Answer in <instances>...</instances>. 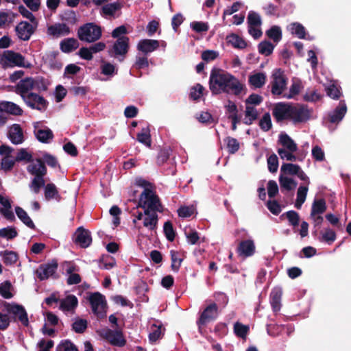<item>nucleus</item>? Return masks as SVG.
<instances>
[{
    "instance_id": "f3484780",
    "label": "nucleus",
    "mask_w": 351,
    "mask_h": 351,
    "mask_svg": "<svg viewBox=\"0 0 351 351\" xmlns=\"http://www.w3.org/2000/svg\"><path fill=\"white\" fill-rule=\"evenodd\" d=\"M36 27L37 26L33 23L30 24L27 21H21L16 26L15 31L19 39L26 41L30 39Z\"/></svg>"
},
{
    "instance_id": "6e6d98bb",
    "label": "nucleus",
    "mask_w": 351,
    "mask_h": 351,
    "mask_svg": "<svg viewBox=\"0 0 351 351\" xmlns=\"http://www.w3.org/2000/svg\"><path fill=\"white\" fill-rule=\"evenodd\" d=\"M136 139L146 146L151 147V136L148 128H143L142 132L137 134Z\"/></svg>"
},
{
    "instance_id": "37998d69",
    "label": "nucleus",
    "mask_w": 351,
    "mask_h": 351,
    "mask_svg": "<svg viewBox=\"0 0 351 351\" xmlns=\"http://www.w3.org/2000/svg\"><path fill=\"white\" fill-rule=\"evenodd\" d=\"M1 254H2L3 263L6 265H14L19 259L17 253L14 251L5 250L3 252H1Z\"/></svg>"
},
{
    "instance_id": "8fccbe9b",
    "label": "nucleus",
    "mask_w": 351,
    "mask_h": 351,
    "mask_svg": "<svg viewBox=\"0 0 351 351\" xmlns=\"http://www.w3.org/2000/svg\"><path fill=\"white\" fill-rule=\"evenodd\" d=\"M12 285L9 280H5L0 285V295L5 299H10L13 297V294L10 290Z\"/></svg>"
},
{
    "instance_id": "0e129e2a",
    "label": "nucleus",
    "mask_w": 351,
    "mask_h": 351,
    "mask_svg": "<svg viewBox=\"0 0 351 351\" xmlns=\"http://www.w3.org/2000/svg\"><path fill=\"white\" fill-rule=\"evenodd\" d=\"M149 66V62L147 58V55L136 56V61L133 65V67L136 69L141 70L143 69L147 68Z\"/></svg>"
},
{
    "instance_id": "3c124183",
    "label": "nucleus",
    "mask_w": 351,
    "mask_h": 351,
    "mask_svg": "<svg viewBox=\"0 0 351 351\" xmlns=\"http://www.w3.org/2000/svg\"><path fill=\"white\" fill-rule=\"evenodd\" d=\"M56 351H79L77 346L69 339L62 340L57 346Z\"/></svg>"
},
{
    "instance_id": "0eeeda50",
    "label": "nucleus",
    "mask_w": 351,
    "mask_h": 351,
    "mask_svg": "<svg viewBox=\"0 0 351 351\" xmlns=\"http://www.w3.org/2000/svg\"><path fill=\"white\" fill-rule=\"evenodd\" d=\"M271 92L274 95H281L286 89L287 77L282 69H276L271 75Z\"/></svg>"
},
{
    "instance_id": "de8ad7c7",
    "label": "nucleus",
    "mask_w": 351,
    "mask_h": 351,
    "mask_svg": "<svg viewBox=\"0 0 351 351\" xmlns=\"http://www.w3.org/2000/svg\"><path fill=\"white\" fill-rule=\"evenodd\" d=\"M224 141L226 143L228 152L230 154H234L239 151L240 148V144L237 139L228 136Z\"/></svg>"
},
{
    "instance_id": "f704fd0d",
    "label": "nucleus",
    "mask_w": 351,
    "mask_h": 351,
    "mask_svg": "<svg viewBox=\"0 0 351 351\" xmlns=\"http://www.w3.org/2000/svg\"><path fill=\"white\" fill-rule=\"evenodd\" d=\"M326 208L327 206L324 199H315L312 204L311 216L314 217L316 215L322 214L326 210Z\"/></svg>"
},
{
    "instance_id": "13d9d810",
    "label": "nucleus",
    "mask_w": 351,
    "mask_h": 351,
    "mask_svg": "<svg viewBox=\"0 0 351 351\" xmlns=\"http://www.w3.org/2000/svg\"><path fill=\"white\" fill-rule=\"evenodd\" d=\"M204 90V86L200 84H196L194 86L191 88L189 97L193 101H197L203 95Z\"/></svg>"
},
{
    "instance_id": "2eb2a0df",
    "label": "nucleus",
    "mask_w": 351,
    "mask_h": 351,
    "mask_svg": "<svg viewBox=\"0 0 351 351\" xmlns=\"http://www.w3.org/2000/svg\"><path fill=\"white\" fill-rule=\"evenodd\" d=\"M311 112L302 105L292 104L291 121L293 123L306 122L310 119Z\"/></svg>"
},
{
    "instance_id": "20e7f679",
    "label": "nucleus",
    "mask_w": 351,
    "mask_h": 351,
    "mask_svg": "<svg viewBox=\"0 0 351 351\" xmlns=\"http://www.w3.org/2000/svg\"><path fill=\"white\" fill-rule=\"evenodd\" d=\"M77 34L81 41L91 43L100 39L102 31L101 27L94 23H87L78 28Z\"/></svg>"
},
{
    "instance_id": "cd10ccee",
    "label": "nucleus",
    "mask_w": 351,
    "mask_h": 351,
    "mask_svg": "<svg viewBox=\"0 0 351 351\" xmlns=\"http://www.w3.org/2000/svg\"><path fill=\"white\" fill-rule=\"evenodd\" d=\"M48 32L54 36L69 35L71 33L70 28L66 23H58L48 27Z\"/></svg>"
},
{
    "instance_id": "f8f14e48",
    "label": "nucleus",
    "mask_w": 351,
    "mask_h": 351,
    "mask_svg": "<svg viewBox=\"0 0 351 351\" xmlns=\"http://www.w3.org/2000/svg\"><path fill=\"white\" fill-rule=\"evenodd\" d=\"M4 306L8 313L16 316L19 321H20L23 326H27L29 325L27 313L22 305L5 302Z\"/></svg>"
},
{
    "instance_id": "9b49d317",
    "label": "nucleus",
    "mask_w": 351,
    "mask_h": 351,
    "mask_svg": "<svg viewBox=\"0 0 351 351\" xmlns=\"http://www.w3.org/2000/svg\"><path fill=\"white\" fill-rule=\"evenodd\" d=\"M73 241L76 244L82 248H86L92 243V237L90 232L85 229L84 227L80 226L75 230Z\"/></svg>"
},
{
    "instance_id": "aec40b11",
    "label": "nucleus",
    "mask_w": 351,
    "mask_h": 351,
    "mask_svg": "<svg viewBox=\"0 0 351 351\" xmlns=\"http://www.w3.org/2000/svg\"><path fill=\"white\" fill-rule=\"evenodd\" d=\"M38 122L34 124V133L36 139L42 143H49L54 138L52 130L47 127L45 129H39L38 128Z\"/></svg>"
},
{
    "instance_id": "4c0bfd02",
    "label": "nucleus",
    "mask_w": 351,
    "mask_h": 351,
    "mask_svg": "<svg viewBox=\"0 0 351 351\" xmlns=\"http://www.w3.org/2000/svg\"><path fill=\"white\" fill-rule=\"evenodd\" d=\"M101 69V73L108 76L110 77H112L114 75L117 73L118 69L116 68V66L108 62H106L104 60L101 61V64L100 66Z\"/></svg>"
},
{
    "instance_id": "603ef678",
    "label": "nucleus",
    "mask_w": 351,
    "mask_h": 351,
    "mask_svg": "<svg viewBox=\"0 0 351 351\" xmlns=\"http://www.w3.org/2000/svg\"><path fill=\"white\" fill-rule=\"evenodd\" d=\"M18 236V232L15 227L8 226L0 229V237L5 238L8 240H12Z\"/></svg>"
},
{
    "instance_id": "2f4dec72",
    "label": "nucleus",
    "mask_w": 351,
    "mask_h": 351,
    "mask_svg": "<svg viewBox=\"0 0 351 351\" xmlns=\"http://www.w3.org/2000/svg\"><path fill=\"white\" fill-rule=\"evenodd\" d=\"M60 49L64 53H71L79 47V43L74 38H65L61 41Z\"/></svg>"
},
{
    "instance_id": "6e6552de",
    "label": "nucleus",
    "mask_w": 351,
    "mask_h": 351,
    "mask_svg": "<svg viewBox=\"0 0 351 351\" xmlns=\"http://www.w3.org/2000/svg\"><path fill=\"white\" fill-rule=\"evenodd\" d=\"M219 308L216 303L213 302L208 305L201 313L199 317L196 322L199 331L201 332L202 327L208 323L215 320L219 315Z\"/></svg>"
},
{
    "instance_id": "ddd939ff",
    "label": "nucleus",
    "mask_w": 351,
    "mask_h": 351,
    "mask_svg": "<svg viewBox=\"0 0 351 351\" xmlns=\"http://www.w3.org/2000/svg\"><path fill=\"white\" fill-rule=\"evenodd\" d=\"M4 306L8 313L16 316L19 321H20L23 326H27L29 325L27 313L22 305L5 302Z\"/></svg>"
},
{
    "instance_id": "69168bd1",
    "label": "nucleus",
    "mask_w": 351,
    "mask_h": 351,
    "mask_svg": "<svg viewBox=\"0 0 351 351\" xmlns=\"http://www.w3.org/2000/svg\"><path fill=\"white\" fill-rule=\"evenodd\" d=\"M34 88L38 91H46L48 89L49 83L43 77L34 78Z\"/></svg>"
},
{
    "instance_id": "052dcab7",
    "label": "nucleus",
    "mask_w": 351,
    "mask_h": 351,
    "mask_svg": "<svg viewBox=\"0 0 351 351\" xmlns=\"http://www.w3.org/2000/svg\"><path fill=\"white\" fill-rule=\"evenodd\" d=\"M88 326L86 319L78 318L72 324V329L76 333H83Z\"/></svg>"
},
{
    "instance_id": "412c9836",
    "label": "nucleus",
    "mask_w": 351,
    "mask_h": 351,
    "mask_svg": "<svg viewBox=\"0 0 351 351\" xmlns=\"http://www.w3.org/2000/svg\"><path fill=\"white\" fill-rule=\"evenodd\" d=\"M239 256L243 257H250L254 254L256 247L253 240L247 239L241 241L237 249Z\"/></svg>"
},
{
    "instance_id": "a19ab883",
    "label": "nucleus",
    "mask_w": 351,
    "mask_h": 351,
    "mask_svg": "<svg viewBox=\"0 0 351 351\" xmlns=\"http://www.w3.org/2000/svg\"><path fill=\"white\" fill-rule=\"evenodd\" d=\"M158 217L156 213H152L149 217L143 219V226L149 230H155L157 228Z\"/></svg>"
},
{
    "instance_id": "4468645a",
    "label": "nucleus",
    "mask_w": 351,
    "mask_h": 351,
    "mask_svg": "<svg viewBox=\"0 0 351 351\" xmlns=\"http://www.w3.org/2000/svg\"><path fill=\"white\" fill-rule=\"evenodd\" d=\"M23 99L29 107L40 111L45 110L48 105V101L43 97L34 93H28Z\"/></svg>"
},
{
    "instance_id": "7c9ffc66",
    "label": "nucleus",
    "mask_w": 351,
    "mask_h": 351,
    "mask_svg": "<svg viewBox=\"0 0 351 351\" xmlns=\"http://www.w3.org/2000/svg\"><path fill=\"white\" fill-rule=\"evenodd\" d=\"M267 80V76L264 73H256L249 76V84L256 88L263 87Z\"/></svg>"
},
{
    "instance_id": "ea45409f",
    "label": "nucleus",
    "mask_w": 351,
    "mask_h": 351,
    "mask_svg": "<svg viewBox=\"0 0 351 351\" xmlns=\"http://www.w3.org/2000/svg\"><path fill=\"white\" fill-rule=\"evenodd\" d=\"M279 182L281 189L287 191H291L297 186V182L293 179L283 176L282 174L279 176Z\"/></svg>"
},
{
    "instance_id": "680f3d73",
    "label": "nucleus",
    "mask_w": 351,
    "mask_h": 351,
    "mask_svg": "<svg viewBox=\"0 0 351 351\" xmlns=\"http://www.w3.org/2000/svg\"><path fill=\"white\" fill-rule=\"evenodd\" d=\"M62 20L69 25H75L77 21L76 14L73 10H65L61 15Z\"/></svg>"
},
{
    "instance_id": "bb28decb",
    "label": "nucleus",
    "mask_w": 351,
    "mask_h": 351,
    "mask_svg": "<svg viewBox=\"0 0 351 351\" xmlns=\"http://www.w3.org/2000/svg\"><path fill=\"white\" fill-rule=\"evenodd\" d=\"M122 8V4L119 1L104 5L100 10V14L103 16H113L116 12Z\"/></svg>"
},
{
    "instance_id": "c756f323",
    "label": "nucleus",
    "mask_w": 351,
    "mask_h": 351,
    "mask_svg": "<svg viewBox=\"0 0 351 351\" xmlns=\"http://www.w3.org/2000/svg\"><path fill=\"white\" fill-rule=\"evenodd\" d=\"M60 302V308L65 311L73 310L78 304L77 298L74 295H69Z\"/></svg>"
},
{
    "instance_id": "393cba45",
    "label": "nucleus",
    "mask_w": 351,
    "mask_h": 351,
    "mask_svg": "<svg viewBox=\"0 0 351 351\" xmlns=\"http://www.w3.org/2000/svg\"><path fill=\"white\" fill-rule=\"evenodd\" d=\"M278 143L282 145L284 147L283 149L291 152H295L298 149L297 144L285 132L280 134Z\"/></svg>"
},
{
    "instance_id": "49530a36",
    "label": "nucleus",
    "mask_w": 351,
    "mask_h": 351,
    "mask_svg": "<svg viewBox=\"0 0 351 351\" xmlns=\"http://www.w3.org/2000/svg\"><path fill=\"white\" fill-rule=\"evenodd\" d=\"M250 330V327L237 322L234 325V332L235 335L240 338L245 339Z\"/></svg>"
},
{
    "instance_id": "a211bd4d",
    "label": "nucleus",
    "mask_w": 351,
    "mask_h": 351,
    "mask_svg": "<svg viewBox=\"0 0 351 351\" xmlns=\"http://www.w3.org/2000/svg\"><path fill=\"white\" fill-rule=\"evenodd\" d=\"M129 38L125 36H123L121 38L117 39L112 46V53H111V51H109L110 55L114 57L118 56H125L129 50Z\"/></svg>"
},
{
    "instance_id": "1a4fd4ad",
    "label": "nucleus",
    "mask_w": 351,
    "mask_h": 351,
    "mask_svg": "<svg viewBox=\"0 0 351 351\" xmlns=\"http://www.w3.org/2000/svg\"><path fill=\"white\" fill-rule=\"evenodd\" d=\"M292 104L278 102L274 105L272 115L277 123H281L285 120H291Z\"/></svg>"
},
{
    "instance_id": "58836bf2",
    "label": "nucleus",
    "mask_w": 351,
    "mask_h": 351,
    "mask_svg": "<svg viewBox=\"0 0 351 351\" xmlns=\"http://www.w3.org/2000/svg\"><path fill=\"white\" fill-rule=\"evenodd\" d=\"M308 192V187L300 186L297 191V199L295 202V207L297 209H300L302 207V205L304 204V202L306 200V195Z\"/></svg>"
},
{
    "instance_id": "09e8293b",
    "label": "nucleus",
    "mask_w": 351,
    "mask_h": 351,
    "mask_svg": "<svg viewBox=\"0 0 351 351\" xmlns=\"http://www.w3.org/2000/svg\"><path fill=\"white\" fill-rule=\"evenodd\" d=\"M266 35L275 43L282 39V31L280 27L274 25L266 32Z\"/></svg>"
},
{
    "instance_id": "864d4df0",
    "label": "nucleus",
    "mask_w": 351,
    "mask_h": 351,
    "mask_svg": "<svg viewBox=\"0 0 351 351\" xmlns=\"http://www.w3.org/2000/svg\"><path fill=\"white\" fill-rule=\"evenodd\" d=\"M163 232L169 241L172 242L174 241L176 237V232L173 227V223L171 221H167L165 222L163 226Z\"/></svg>"
},
{
    "instance_id": "9d476101",
    "label": "nucleus",
    "mask_w": 351,
    "mask_h": 351,
    "mask_svg": "<svg viewBox=\"0 0 351 351\" xmlns=\"http://www.w3.org/2000/svg\"><path fill=\"white\" fill-rule=\"evenodd\" d=\"M100 335L112 346L123 347L126 344V340L120 328L114 330L105 328L101 332Z\"/></svg>"
},
{
    "instance_id": "c03bdc74",
    "label": "nucleus",
    "mask_w": 351,
    "mask_h": 351,
    "mask_svg": "<svg viewBox=\"0 0 351 351\" xmlns=\"http://www.w3.org/2000/svg\"><path fill=\"white\" fill-rule=\"evenodd\" d=\"M274 45L267 40L261 42L258 45V50L261 54L268 56L271 55L274 51Z\"/></svg>"
},
{
    "instance_id": "e2e57ef3",
    "label": "nucleus",
    "mask_w": 351,
    "mask_h": 351,
    "mask_svg": "<svg viewBox=\"0 0 351 351\" xmlns=\"http://www.w3.org/2000/svg\"><path fill=\"white\" fill-rule=\"evenodd\" d=\"M336 239V233L330 228H326L319 239L320 241L326 242L328 244L332 243Z\"/></svg>"
},
{
    "instance_id": "f257e3e1",
    "label": "nucleus",
    "mask_w": 351,
    "mask_h": 351,
    "mask_svg": "<svg viewBox=\"0 0 351 351\" xmlns=\"http://www.w3.org/2000/svg\"><path fill=\"white\" fill-rule=\"evenodd\" d=\"M209 87L213 95L221 93L239 95L244 86L232 74L220 69L213 68L210 72Z\"/></svg>"
},
{
    "instance_id": "4d7b16f0",
    "label": "nucleus",
    "mask_w": 351,
    "mask_h": 351,
    "mask_svg": "<svg viewBox=\"0 0 351 351\" xmlns=\"http://www.w3.org/2000/svg\"><path fill=\"white\" fill-rule=\"evenodd\" d=\"M290 30L293 34H295L298 38L302 39L305 38L306 30L304 27L298 23H293L290 25Z\"/></svg>"
},
{
    "instance_id": "4be33fe9",
    "label": "nucleus",
    "mask_w": 351,
    "mask_h": 351,
    "mask_svg": "<svg viewBox=\"0 0 351 351\" xmlns=\"http://www.w3.org/2000/svg\"><path fill=\"white\" fill-rule=\"evenodd\" d=\"M159 47L160 43L157 40L143 39L138 42L137 49L144 55H147L158 49Z\"/></svg>"
},
{
    "instance_id": "6ab92c4d",
    "label": "nucleus",
    "mask_w": 351,
    "mask_h": 351,
    "mask_svg": "<svg viewBox=\"0 0 351 351\" xmlns=\"http://www.w3.org/2000/svg\"><path fill=\"white\" fill-rule=\"evenodd\" d=\"M34 88V78L27 77L21 80L16 85L15 92L19 95L22 99L27 97L29 92Z\"/></svg>"
},
{
    "instance_id": "39448f33",
    "label": "nucleus",
    "mask_w": 351,
    "mask_h": 351,
    "mask_svg": "<svg viewBox=\"0 0 351 351\" xmlns=\"http://www.w3.org/2000/svg\"><path fill=\"white\" fill-rule=\"evenodd\" d=\"M1 62L3 67L16 66L29 69L32 66L31 63L25 62V58L22 54L12 50H6L3 52Z\"/></svg>"
},
{
    "instance_id": "dca6fc26",
    "label": "nucleus",
    "mask_w": 351,
    "mask_h": 351,
    "mask_svg": "<svg viewBox=\"0 0 351 351\" xmlns=\"http://www.w3.org/2000/svg\"><path fill=\"white\" fill-rule=\"evenodd\" d=\"M58 267L57 260L53 259L50 262L41 264L36 271L38 278L40 280L48 279L56 272Z\"/></svg>"
},
{
    "instance_id": "a18cd8bd",
    "label": "nucleus",
    "mask_w": 351,
    "mask_h": 351,
    "mask_svg": "<svg viewBox=\"0 0 351 351\" xmlns=\"http://www.w3.org/2000/svg\"><path fill=\"white\" fill-rule=\"evenodd\" d=\"M298 165L293 163H283L280 168V172L282 174L294 176L298 173L300 169Z\"/></svg>"
},
{
    "instance_id": "5fc2aeb1",
    "label": "nucleus",
    "mask_w": 351,
    "mask_h": 351,
    "mask_svg": "<svg viewBox=\"0 0 351 351\" xmlns=\"http://www.w3.org/2000/svg\"><path fill=\"white\" fill-rule=\"evenodd\" d=\"M258 125L260 128L264 131L267 132L272 128V122L271 119V116L269 112H265L262 118L260 119Z\"/></svg>"
},
{
    "instance_id": "f03ea898",
    "label": "nucleus",
    "mask_w": 351,
    "mask_h": 351,
    "mask_svg": "<svg viewBox=\"0 0 351 351\" xmlns=\"http://www.w3.org/2000/svg\"><path fill=\"white\" fill-rule=\"evenodd\" d=\"M35 161L36 164H30L27 167V171L34 176L29 184V188L34 193L38 194L45 186L44 177L47 173V169L41 158H36Z\"/></svg>"
},
{
    "instance_id": "a878e982",
    "label": "nucleus",
    "mask_w": 351,
    "mask_h": 351,
    "mask_svg": "<svg viewBox=\"0 0 351 351\" xmlns=\"http://www.w3.org/2000/svg\"><path fill=\"white\" fill-rule=\"evenodd\" d=\"M0 111L6 113L19 116L23 114L21 108L16 104L11 101H2L0 103Z\"/></svg>"
},
{
    "instance_id": "b1692460",
    "label": "nucleus",
    "mask_w": 351,
    "mask_h": 351,
    "mask_svg": "<svg viewBox=\"0 0 351 351\" xmlns=\"http://www.w3.org/2000/svg\"><path fill=\"white\" fill-rule=\"evenodd\" d=\"M282 295V289L279 287L273 289L270 293V304L273 311L275 313H278L280 310Z\"/></svg>"
},
{
    "instance_id": "c85d7f7f",
    "label": "nucleus",
    "mask_w": 351,
    "mask_h": 351,
    "mask_svg": "<svg viewBox=\"0 0 351 351\" xmlns=\"http://www.w3.org/2000/svg\"><path fill=\"white\" fill-rule=\"evenodd\" d=\"M9 138L13 144H20L23 141V134L21 126L14 124L9 131Z\"/></svg>"
},
{
    "instance_id": "bf43d9fd",
    "label": "nucleus",
    "mask_w": 351,
    "mask_h": 351,
    "mask_svg": "<svg viewBox=\"0 0 351 351\" xmlns=\"http://www.w3.org/2000/svg\"><path fill=\"white\" fill-rule=\"evenodd\" d=\"M162 326H157L153 324L151 326V332L149 335V339L151 342H156L157 340L160 339L163 334L162 333Z\"/></svg>"
},
{
    "instance_id": "338daca9",
    "label": "nucleus",
    "mask_w": 351,
    "mask_h": 351,
    "mask_svg": "<svg viewBox=\"0 0 351 351\" xmlns=\"http://www.w3.org/2000/svg\"><path fill=\"white\" fill-rule=\"evenodd\" d=\"M249 27H257L261 25V19L258 14L254 11H250L247 16Z\"/></svg>"
},
{
    "instance_id": "e433bc0d",
    "label": "nucleus",
    "mask_w": 351,
    "mask_h": 351,
    "mask_svg": "<svg viewBox=\"0 0 351 351\" xmlns=\"http://www.w3.org/2000/svg\"><path fill=\"white\" fill-rule=\"evenodd\" d=\"M228 43L231 44L234 48L243 49L247 47L246 42L236 34H231L226 38Z\"/></svg>"
},
{
    "instance_id": "79ce46f5",
    "label": "nucleus",
    "mask_w": 351,
    "mask_h": 351,
    "mask_svg": "<svg viewBox=\"0 0 351 351\" xmlns=\"http://www.w3.org/2000/svg\"><path fill=\"white\" fill-rule=\"evenodd\" d=\"M171 256V268L174 272H178L183 259L179 256V252L175 250L170 251Z\"/></svg>"
},
{
    "instance_id": "423d86ee",
    "label": "nucleus",
    "mask_w": 351,
    "mask_h": 351,
    "mask_svg": "<svg viewBox=\"0 0 351 351\" xmlns=\"http://www.w3.org/2000/svg\"><path fill=\"white\" fill-rule=\"evenodd\" d=\"M88 301L90 304L93 313L98 319H102L106 315L107 303L105 296L99 292H95L90 295Z\"/></svg>"
},
{
    "instance_id": "7ed1b4c3",
    "label": "nucleus",
    "mask_w": 351,
    "mask_h": 351,
    "mask_svg": "<svg viewBox=\"0 0 351 351\" xmlns=\"http://www.w3.org/2000/svg\"><path fill=\"white\" fill-rule=\"evenodd\" d=\"M146 206H148L153 213L163 211L160 198L152 189H145L140 195L137 208H145Z\"/></svg>"
},
{
    "instance_id": "5701e85b",
    "label": "nucleus",
    "mask_w": 351,
    "mask_h": 351,
    "mask_svg": "<svg viewBox=\"0 0 351 351\" xmlns=\"http://www.w3.org/2000/svg\"><path fill=\"white\" fill-rule=\"evenodd\" d=\"M347 112V106L344 101H341L333 112L328 114V120L332 123H339Z\"/></svg>"
},
{
    "instance_id": "473e14b6",
    "label": "nucleus",
    "mask_w": 351,
    "mask_h": 351,
    "mask_svg": "<svg viewBox=\"0 0 351 351\" xmlns=\"http://www.w3.org/2000/svg\"><path fill=\"white\" fill-rule=\"evenodd\" d=\"M15 213L19 219L28 228L35 230L36 226L31 218L27 215V212L20 206L15 207Z\"/></svg>"
},
{
    "instance_id": "774afa93",
    "label": "nucleus",
    "mask_w": 351,
    "mask_h": 351,
    "mask_svg": "<svg viewBox=\"0 0 351 351\" xmlns=\"http://www.w3.org/2000/svg\"><path fill=\"white\" fill-rule=\"evenodd\" d=\"M287 218L290 225L298 226L300 223L299 214L295 210H289L283 214Z\"/></svg>"
},
{
    "instance_id": "72a5a7b5",
    "label": "nucleus",
    "mask_w": 351,
    "mask_h": 351,
    "mask_svg": "<svg viewBox=\"0 0 351 351\" xmlns=\"http://www.w3.org/2000/svg\"><path fill=\"white\" fill-rule=\"evenodd\" d=\"M245 117L243 123L245 125H250L258 119V110L253 106L245 105Z\"/></svg>"
},
{
    "instance_id": "c9c22d12",
    "label": "nucleus",
    "mask_w": 351,
    "mask_h": 351,
    "mask_svg": "<svg viewBox=\"0 0 351 351\" xmlns=\"http://www.w3.org/2000/svg\"><path fill=\"white\" fill-rule=\"evenodd\" d=\"M45 197L47 200L52 199H59L60 195L56 186L53 183L45 184Z\"/></svg>"
}]
</instances>
